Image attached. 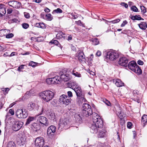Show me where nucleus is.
<instances>
[{"instance_id": "nucleus-1", "label": "nucleus", "mask_w": 147, "mask_h": 147, "mask_svg": "<svg viewBox=\"0 0 147 147\" xmlns=\"http://www.w3.org/2000/svg\"><path fill=\"white\" fill-rule=\"evenodd\" d=\"M39 95L43 100L48 102L53 98L54 94L52 91L49 90H47L41 92Z\"/></svg>"}, {"instance_id": "nucleus-2", "label": "nucleus", "mask_w": 147, "mask_h": 147, "mask_svg": "<svg viewBox=\"0 0 147 147\" xmlns=\"http://www.w3.org/2000/svg\"><path fill=\"white\" fill-rule=\"evenodd\" d=\"M81 114L83 117H87L92 115V112L91 107L87 103L83 104Z\"/></svg>"}, {"instance_id": "nucleus-3", "label": "nucleus", "mask_w": 147, "mask_h": 147, "mask_svg": "<svg viewBox=\"0 0 147 147\" xmlns=\"http://www.w3.org/2000/svg\"><path fill=\"white\" fill-rule=\"evenodd\" d=\"M128 67L129 69L136 73L139 74L142 73L141 69L134 61L130 62L128 65Z\"/></svg>"}, {"instance_id": "nucleus-4", "label": "nucleus", "mask_w": 147, "mask_h": 147, "mask_svg": "<svg viewBox=\"0 0 147 147\" xmlns=\"http://www.w3.org/2000/svg\"><path fill=\"white\" fill-rule=\"evenodd\" d=\"M17 117L19 119H25L26 118L28 115L26 110L25 109H18L16 112Z\"/></svg>"}, {"instance_id": "nucleus-5", "label": "nucleus", "mask_w": 147, "mask_h": 147, "mask_svg": "<svg viewBox=\"0 0 147 147\" xmlns=\"http://www.w3.org/2000/svg\"><path fill=\"white\" fill-rule=\"evenodd\" d=\"M70 98L66 95L63 94L60 97L59 101L60 103L65 106L69 104L71 102Z\"/></svg>"}, {"instance_id": "nucleus-6", "label": "nucleus", "mask_w": 147, "mask_h": 147, "mask_svg": "<svg viewBox=\"0 0 147 147\" xmlns=\"http://www.w3.org/2000/svg\"><path fill=\"white\" fill-rule=\"evenodd\" d=\"M27 143L26 137L24 135H20L17 141V144L21 146L26 145Z\"/></svg>"}, {"instance_id": "nucleus-7", "label": "nucleus", "mask_w": 147, "mask_h": 147, "mask_svg": "<svg viewBox=\"0 0 147 147\" xmlns=\"http://www.w3.org/2000/svg\"><path fill=\"white\" fill-rule=\"evenodd\" d=\"M23 124V122L21 121H17L15 122L12 126L13 130L16 131H18L21 128Z\"/></svg>"}, {"instance_id": "nucleus-8", "label": "nucleus", "mask_w": 147, "mask_h": 147, "mask_svg": "<svg viewBox=\"0 0 147 147\" xmlns=\"http://www.w3.org/2000/svg\"><path fill=\"white\" fill-rule=\"evenodd\" d=\"M37 121L46 126L49 125V122L47 119L44 116H40L38 117L37 119Z\"/></svg>"}, {"instance_id": "nucleus-9", "label": "nucleus", "mask_w": 147, "mask_h": 147, "mask_svg": "<svg viewBox=\"0 0 147 147\" xmlns=\"http://www.w3.org/2000/svg\"><path fill=\"white\" fill-rule=\"evenodd\" d=\"M45 141L42 137H38L35 140V144L38 147H42L44 145Z\"/></svg>"}, {"instance_id": "nucleus-10", "label": "nucleus", "mask_w": 147, "mask_h": 147, "mask_svg": "<svg viewBox=\"0 0 147 147\" xmlns=\"http://www.w3.org/2000/svg\"><path fill=\"white\" fill-rule=\"evenodd\" d=\"M75 92L77 97H81V99L83 101L85 102L86 100V99L82 96V91L80 87L78 86L74 90Z\"/></svg>"}, {"instance_id": "nucleus-11", "label": "nucleus", "mask_w": 147, "mask_h": 147, "mask_svg": "<svg viewBox=\"0 0 147 147\" xmlns=\"http://www.w3.org/2000/svg\"><path fill=\"white\" fill-rule=\"evenodd\" d=\"M129 61V60L128 59L123 56L120 58L119 63L120 65L126 67L127 66V64Z\"/></svg>"}, {"instance_id": "nucleus-12", "label": "nucleus", "mask_w": 147, "mask_h": 147, "mask_svg": "<svg viewBox=\"0 0 147 147\" xmlns=\"http://www.w3.org/2000/svg\"><path fill=\"white\" fill-rule=\"evenodd\" d=\"M69 73L68 72L66 74L65 73V74H62V73H61V80H63L64 82H67L71 80V76L69 74Z\"/></svg>"}, {"instance_id": "nucleus-13", "label": "nucleus", "mask_w": 147, "mask_h": 147, "mask_svg": "<svg viewBox=\"0 0 147 147\" xmlns=\"http://www.w3.org/2000/svg\"><path fill=\"white\" fill-rule=\"evenodd\" d=\"M69 123V121L67 119H62L59 121V127L62 128L67 125Z\"/></svg>"}, {"instance_id": "nucleus-14", "label": "nucleus", "mask_w": 147, "mask_h": 147, "mask_svg": "<svg viewBox=\"0 0 147 147\" xmlns=\"http://www.w3.org/2000/svg\"><path fill=\"white\" fill-rule=\"evenodd\" d=\"M103 54L104 55H119V54L116 51L112 49L108 50H104L103 52Z\"/></svg>"}, {"instance_id": "nucleus-15", "label": "nucleus", "mask_w": 147, "mask_h": 147, "mask_svg": "<svg viewBox=\"0 0 147 147\" xmlns=\"http://www.w3.org/2000/svg\"><path fill=\"white\" fill-rule=\"evenodd\" d=\"M89 127L90 128V132L93 134L96 133L99 130V129L100 128L93 123L91 124Z\"/></svg>"}, {"instance_id": "nucleus-16", "label": "nucleus", "mask_w": 147, "mask_h": 147, "mask_svg": "<svg viewBox=\"0 0 147 147\" xmlns=\"http://www.w3.org/2000/svg\"><path fill=\"white\" fill-rule=\"evenodd\" d=\"M56 131V127L53 125H51L48 128L47 134L49 135H53Z\"/></svg>"}, {"instance_id": "nucleus-17", "label": "nucleus", "mask_w": 147, "mask_h": 147, "mask_svg": "<svg viewBox=\"0 0 147 147\" xmlns=\"http://www.w3.org/2000/svg\"><path fill=\"white\" fill-rule=\"evenodd\" d=\"M93 123L99 128L102 127L103 125V122L101 118L98 119V120L94 122Z\"/></svg>"}, {"instance_id": "nucleus-18", "label": "nucleus", "mask_w": 147, "mask_h": 147, "mask_svg": "<svg viewBox=\"0 0 147 147\" xmlns=\"http://www.w3.org/2000/svg\"><path fill=\"white\" fill-rule=\"evenodd\" d=\"M113 81L117 87H120L123 86L124 83L119 79L113 80Z\"/></svg>"}, {"instance_id": "nucleus-19", "label": "nucleus", "mask_w": 147, "mask_h": 147, "mask_svg": "<svg viewBox=\"0 0 147 147\" xmlns=\"http://www.w3.org/2000/svg\"><path fill=\"white\" fill-rule=\"evenodd\" d=\"M130 18L134 21L135 20H144V19L142 18L140 15H136L135 16H131L129 17Z\"/></svg>"}, {"instance_id": "nucleus-20", "label": "nucleus", "mask_w": 147, "mask_h": 147, "mask_svg": "<svg viewBox=\"0 0 147 147\" xmlns=\"http://www.w3.org/2000/svg\"><path fill=\"white\" fill-rule=\"evenodd\" d=\"M48 118L51 120H54L55 118V113L53 112H49L47 113Z\"/></svg>"}, {"instance_id": "nucleus-21", "label": "nucleus", "mask_w": 147, "mask_h": 147, "mask_svg": "<svg viewBox=\"0 0 147 147\" xmlns=\"http://www.w3.org/2000/svg\"><path fill=\"white\" fill-rule=\"evenodd\" d=\"M35 104L32 102H30L27 106V109L29 111H32L35 108Z\"/></svg>"}, {"instance_id": "nucleus-22", "label": "nucleus", "mask_w": 147, "mask_h": 147, "mask_svg": "<svg viewBox=\"0 0 147 147\" xmlns=\"http://www.w3.org/2000/svg\"><path fill=\"white\" fill-rule=\"evenodd\" d=\"M6 6L5 5L1 3V11L3 13H1V17L3 16L6 13Z\"/></svg>"}, {"instance_id": "nucleus-23", "label": "nucleus", "mask_w": 147, "mask_h": 147, "mask_svg": "<svg viewBox=\"0 0 147 147\" xmlns=\"http://www.w3.org/2000/svg\"><path fill=\"white\" fill-rule=\"evenodd\" d=\"M141 121L143 127L147 123V115H144L142 117Z\"/></svg>"}, {"instance_id": "nucleus-24", "label": "nucleus", "mask_w": 147, "mask_h": 147, "mask_svg": "<svg viewBox=\"0 0 147 147\" xmlns=\"http://www.w3.org/2000/svg\"><path fill=\"white\" fill-rule=\"evenodd\" d=\"M52 78L55 84H59L60 83L61 81L60 77L57 76L53 78Z\"/></svg>"}, {"instance_id": "nucleus-25", "label": "nucleus", "mask_w": 147, "mask_h": 147, "mask_svg": "<svg viewBox=\"0 0 147 147\" xmlns=\"http://www.w3.org/2000/svg\"><path fill=\"white\" fill-rule=\"evenodd\" d=\"M92 120L93 122L96 121L97 120H98V119L101 118L100 116L98 115V114L96 113H92Z\"/></svg>"}, {"instance_id": "nucleus-26", "label": "nucleus", "mask_w": 147, "mask_h": 147, "mask_svg": "<svg viewBox=\"0 0 147 147\" xmlns=\"http://www.w3.org/2000/svg\"><path fill=\"white\" fill-rule=\"evenodd\" d=\"M147 22H141V23L138 24V25L140 28L142 30H145Z\"/></svg>"}, {"instance_id": "nucleus-27", "label": "nucleus", "mask_w": 147, "mask_h": 147, "mask_svg": "<svg viewBox=\"0 0 147 147\" xmlns=\"http://www.w3.org/2000/svg\"><path fill=\"white\" fill-rule=\"evenodd\" d=\"M75 120L77 122L80 123L81 122L82 117H81L80 115L77 113L75 114L74 115Z\"/></svg>"}, {"instance_id": "nucleus-28", "label": "nucleus", "mask_w": 147, "mask_h": 147, "mask_svg": "<svg viewBox=\"0 0 147 147\" xmlns=\"http://www.w3.org/2000/svg\"><path fill=\"white\" fill-rule=\"evenodd\" d=\"M35 120H36V117H34L29 116L28 117V118L27 119L25 125H27L29 124L31 122Z\"/></svg>"}, {"instance_id": "nucleus-29", "label": "nucleus", "mask_w": 147, "mask_h": 147, "mask_svg": "<svg viewBox=\"0 0 147 147\" xmlns=\"http://www.w3.org/2000/svg\"><path fill=\"white\" fill-rule=\"evenodd\" d=\"M35 26L37 27L41 28H46L45 24L43 23H36Z\"/></svg>"}, {"instance_id": "nucleus-30", "label": "nucleus", "mask_w": 147, "mask_h": 147, "mask_svg": "<svg viewBox=\"0 0 147 147\" xmlns=\"http://www.w3.org/2000/svg\"><path fill=\"white\" fill-rule=\"evenodd\" d=\"M67 84L69 87L72 89L73 90L78 86V85H76L75 83L74 82H69Z\"/></svg>"}, {"instance_id": "nucleus-31", "label": "nucleus", "mask_w": 147, "mask_h": 147, "mask_svg": "<svg viewBox=\"0 0 147 147\" xmlns=\"http://www.w3.org/2000/svg\"><path fill=\"white\" fill-rule=\"evenodd\" d=\"M13 8L18 9L20 7L21 5V3L20 2L13 1Z\"/></svg>"}, {"instance_id": "nucleus-32", "label": "nucleus", "mask_w": 147, "mask_h": 147, "mask_svg": "<svg viewBox=\"0 0 147 147\" xmlns=\"http://www.w3.org/2000/svg\"><path fill=\"white\" fill-rule=\"evenodd\" d=\"M65 34L63 33L62 32H60L56 35V38L57 39H60L62 38L63 37V36Z\"/></svg>"}, {"instance_id": "nucleus-33", "label": "nucleus", "mask_w": 147, "mask_h": 147, "mask_svg": "<svg viewBox=\"0 0 147 147\" xmlns=\"http://www.w3.org/2000/svg\"><path fill=\"white\" fill-rule=\"evenodd\" d=\"M106 131L105 130H100L99 131L98 137V138H102L105 136Z\"/></svg>"}, {"instance_id": "nucleus-34", "label": "nucleus", "mask_w": 147, "mask_h": 147, "mask_svg": "<svg viewBox=\"0 0 147 147\" xmlns=\"http://www.w3.org/2000/svg\"><path fill=\"white\" fill-rule=\"evenodd\" d=\"M50 43L53 44H54L56 45H59L60 46V48H61V49H62V47L61 46V45L60 43H59V42L57 40L53 39L52 40H51L50 41Z\"/></svg>"}, {"instance_id": "nucleus-35", "label": "nucleus", "mask_w": 147, "mask_h": 147, "mask_svg": "<svg viewBox=\"0 0 147 147\" xmlns=\"http://www.w3.org/2000/svg\"><path fill=\"white\" fill-rule=\"evenodd\" d=\"M32 125L33 127H34L35 129V131H37L40 130V127L39 124L36 123H34L32 124Z\"/></svg>"}, {"instance_id": "nucleus-36", "label": "nucleus", "mask_w": 147, "mask_h": 147, "mask_svg": "<svg viewBox=\"0 0 147 147\" xmlns=\"http://www.w3.org/2000/svg\"><path fill=\"white\" fill-rule=\"evenodd\" d=\"M6 36V38H10L13 37L14 36V34L12 33L8 34L6 35L4 34H1V37L3 36Z\"/></svg>"}, {"instance_id": "nucleus-37", "label": "nucleus", "mask_w": 147, "mask_h": 147, "mask_svg": "<svg viewBox=\"0 0 147 147\" xmlns=\"http://www.w3.org/2000/svg\"><path fill=\"white\" fill-rule=\"evenodd\" d=\"M1 92L3 93L4 95H5L7 94L8 93V92L9 90V88H1Z\"/></svg>"}, {"instance_id": "nucleus-38", "label": "nucleus", "mask_w": 147, "mask_h": 147, "mask_svg": "<svg viewBox=\"0 0 147 147\" xmlns=\"http://www.w3.org/2000/svg\"><path fill=\"white\" fill-rule=\"evenodd\" d=\"M16 145L14 142L11 141L9 142L7 145V147H16Z\"/></svg>"}, {"instance_id": "nucleus-39", "label": "nucleus", "mask_w": 147, "mask_h": 147, "mask_svg": "<svg viewBox=\"0 0 147 147\" xmlns=\"http://www.w3.org/2000/svg\"><path fill=\"white\" fill-rule=\"evenodd\" d=\"M76 55H84L83 49L82 48L79 49Z\"/></svg>"}, {"instance_id": "nucleus-40", "label": "nucleus", "mask_w": 147, "mask_h": 147, "mask_svg": "<svg viewBox=\"0 0 147 147\" xmlns=\"http://www.w3.org/2000/svg\"><path fill=\"white\" fill-rule=\"evenodd\" d=\"M46 82L49 84H55L52 78H50L47 79Z\"/></svg>"}, {"instance_id": "nucleus-41", "label": "nucleus", "mask_w": 147, "mask_h": 147, "mask_svg": "<svg viewBox=\"0 0 147 147\" xmlns=\"http://www.w3.org/2000/svg\"><path fill=\"white\" fill-rule=\"evenodd\" d=\"M51 16V13H49L45 15V17L47 18L46 20L50 21H51L53 19V18Z\"/></svg>"}, {"instance_id": "nucleus-42", "label": "nucleus", "mask_w": 147, "mask_h": 147, "mask_svg": "<svg viewBox=\"0 0 147 147\" xmlns=\"http://www.w3.org/2000/svg\"><path fill=\"white\" fill-rule=\"evenodd\" d=\"M77 57L80 61H85V56H77Z\"/></svg>"}, {"instance_id": "nucleus-43", "label": "nucleus", "mask_w": 147, "mask_h": 147, "mask_svg": "<svg viewBox=\"0 0 147 147\" xmlns=\"http://www.w3.org/2000/svg\"><path fill=\"white\" fill-rule=\"evenodd\" d=\"M63 12L62 10L59 8H58L54 10L52 12V13L54 14V12L57 13H61Z\"/></svg>"}, {"instance_id": "nucleus-44", "label": "nucleus", "mask_w": 147, "mask_h": 147, "mask_svg": "<svg viewBox=\"0 0 147 147\" xmlns=\"http://www.w3.org/2000/svg\"><path fill=\"white\" fill-rule=\"evenodd\" d=\"M92 44L94 45H96L98 44L99 41L97 38H95L92 39Z\"/></svg>"}, {"instance_id": "nucleus-45", "label": "nucleus", "mask_w": 147, "mask_h": 147, "mask_svg": "<svg viewBox=\"0 0 147 147\" xmlns=\"http://www.w3.org/2000/svg\"><path fill=\"white\" fill-rule=\"evenodd\" d=\"M140 7L141 10V12L143 14L145 13L146 12V7L144 6H140Z\"/></svg>"}, {"instance_id": "nucleus-46", "label": "nucleus", "mask_w": 147, "mask_h": 147, "mask_svg": "<svg viewBox=\"0 0 147 147\" xmlns=\"http://www.w3.org/2000/svg\"><path fill=\"white\" fill-rule=\"evenodd\" d=\"M22 28L24 29H27L29 26V24L27 23H23L22 24Z\"/></svg>"}, {"instance_id": "nucleus-47", "label": "nucleus", "mask_w": 147, "mask_h": 147, "mask_svg": "<svg viewBox=\"0 0 147 147\" xmlns=\"http://www.w3.org/2000/svg\"><path fill=\"white\" fill-rule=\"evenodd\" d=\"M72 74L76 77H81V74H80L78 72L74 73V70H73Z\"/></svg>"}, {"instance_id": "nucleus-48", "label": "nucleus", "mask_w": 147, "mask_h": 147, "mask_svg": "<svg viewBox=\"0 0 147 147\" xmlns=\"http://www.w3.org/2000/svg\"><path fill=\"white\" fill-rule=\"evenodd\" d=\"M131 9L132 11L135 12H138V9L135 6H132L131 7Z\"/></svg>"}, {"instance_id": "nucleus-49", "label": "nucleus", "mask_w": 147, "mask_h": 147, "mask_svg": "<svg viewBox=\"0 0 147 147\" xmlns=\"http://www.w3.org/2000/svg\"><path fill=\"white\" fill-rule=\"evenodd\" d=\"M118 116L120 119H122L125 117V115L121 111L119 113Z\"/></svg>"}, {"instance_id": "nucleus-50", "label": "nucleus", "mask_w": 147, "mask_h": 147, "mask_svg": "<svg viewBox=\"0 0 147 147\" xmlns=\"http://www.w3.org/2000/svg\"><path fill=\"white\" fill-rule=\"evenodd\" d=\"M120 21L119 19H117L109 21V23H110L115 24L119 22Z\"/></svg>"}, {"instance_id": "nucleus-51", "label": "nucleus", "mask_w": 147, "mask_h": 147, "mask_svg": "<svg viewBox=\"0 0 147 147\" xmlns=\"http://www.w3.org/2000/svg\"><path fill=\"white\" fill-rule=\"evenodd\" d=\"M111 56H104L105 60L107 62L109 60V58Z\"/></svg>"}, {"instance_id": "nucleus-52", "label": "nucleus", "mask_w": 147, "mask_h": 147, "mask_svg": "<svg viewBox=\"0 0 147 147\" xmlns=\"http://www.w3.org/2000/svg\"><path fill=\"white\" fill-rule=\"evenodd\" d=\"M17 54V53L16 52H13L10 54H8L7 52H6L3 54V55H16Z\"/></svg>"}, {"instance_id": "nucleus-53", "label": "nucleus", "mask_w": 147, "mask_h": 147, "mask_svg": "<svg viewBox=\"0 0 147 147\" xmlns=\"http://www.w3.org/2000/svg\"><path fill=\"white\" fill-rule=\"evenodd\" d=\"M37 64V63L36 62H34L33 61H31L30 63H29V66H31L33 67H35Z\"/></svg>"}, {"instance_id": "nucleus-54", "label": "nucleus", "mask_w": 147, "mask_h": 147, "mask_svg": "<svg viewBox=\"0 0 147 147\" xmlns=\"http://www.w3.org/2000/svg\"><path fill=\"white\" fill-rule=\"evenodd\" d=\"M104 102H105V104L109 106H111V104L110 102L108 100L105 99L104 100Z\"/></svg>"}, {"instance_id": "nucleus-55", "label": "nucleus", "mask_w": 147, "mask_h": 147, "mask_svg": "<svg viewBox=\"0 0 147 147\" xmlns=\"http://www.w3.org/2000/svg\"><path fill=\"white\" fill-rule=\"evenodd\" d=\"M37 110L40 112V114H42L43 111V107L41 106H39L38 108V109H37Z\"/></svg>"}, {"instance_id": "nucleus-56", "label": "nucleus", "mask_w": 147, "mask_h": 147, "mask_svg": "<svg viewBox=\"0 0 147 147\" xmlns=\"http://www.w3.org/2000/svg\"><path fill=\"white\" fill-rule=\"evenodd\" d=\"M118 56H111L109 58V60L111 61H113L117 59L118 58Z\"/></svg>"}, {"instance_id": "nucleus-57", "label": "nucleus", "mask_w": 147, "mask_h": 147, "mask_svg": "<svg viewBox=\"0 0 147 147\" xmlns=\"http://www.w3.org/2000/svg\"><path fill=\"white\" fill-rule=\"evenodd\" d=\"M132 123L130 122H127V127L129 129H131L132 128Z\"/></svg>"}, {"instance_id": "nucleus-58", "label": "nucleus", "mask_w": 147, "mask_h": 147, "mask_svg": "<svg viewBox=\"0 0 147 147\" xmlns=\"http://www.w3.org/2000/svg\"><path fill=\"white\" fill-rule=\"evenodd\" d=\"M128 23L127 22L126 20H124L123 21V23L121 24V26L123 27L125 26Z\"/></svg>"}, {"instance_id": "nucleus-59", "label": "nucleus", "mask_w": 147, "mask_h": 147, "mask_svg": "<svg viewBox=\"0 0 147 147\" xmlns=\"http://www.w3.org/2000/svg\"><path fill=\"white\" fill-rule=\"evenodd\" d=\"M121 5L124 7L126 8H127L128 7V5L127 3H126L124 2H122L121 3Z\"/></svg>"}, {"instance_id": "nucleus-60", "label": "nucleus", "mask_w": 147, "mask_h": 147, "mask_svg": "<svg viewBox=\"0 0 147 147\" xmlns=\"http://www.w3.org/2000/svg\"><path fill=\"white\" fill-rule=\"evenodd\" d=\"M24 15L25 18H29L30 17V15L28 13L24 12Z\"/></svg>"}, {"instance_id": "nucleus-61", "label": "nucleus", "mask_w": 147, "mask_h": 147, "mask_svg": "<svg viewBox=\"0 0 147 147\" xmlns=\"http://www.w3.org/2000/svg\"><path fill=\"white\" fill-rule=\"evenodd\" d=\"M67 94L68 96V97H69H69H72L73 96L72 93V92L70 91H69L67 92Z\"/></svg>"}, {"instance_id": "nucleus-62", "label": "nucleus", "mask_w": 147, "mask_h": 147, "mask_svg": "<svg viewBox=\"0 0 147 147\" xmlns=\"http://www.w3.org/2000/svg\"><path fill=\"white\" fill-rule=\"evenodd\" d=\"M75 12L72 13H71V15L72 16L73 18L74 19H76L78 18V16L77 15H75Z\"/></svg>"}, {"instance_id": "nucleus-63", "label": "nucleus", "mask_w": 147, "mask_h": 147, "mask_svg": "<svg viewBox=\"0 0 147 147\" xmlns=\"http://www.w3.org/2000/svg\"><path fill=\"white\" fill-rule=\"evenodd\" d=\"M9 112L11 115H13L14 114V111L12 109H9Z\"/></svg>"}, {"instance_id": "nucleus-64", "label": "nucleus", "mask_w": 147, "mask_h": 147, "mask_svg": "<svg viewBox=\"0 0 147 147\" xmlns=\"http://www.w3.org/2000/svg\"><path fill=\"white\" fill-rule=\"evenodd\" d=\"M24 65H22L19 66L18 69V70L19 71H21V70L24 69Z\"/></svg>"}]
</instances>
